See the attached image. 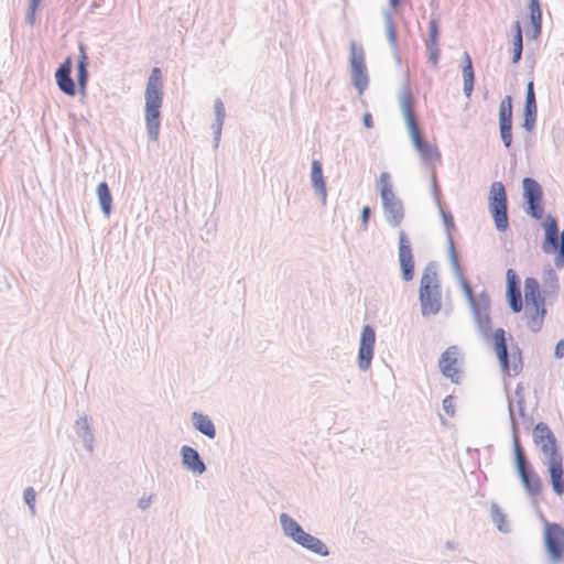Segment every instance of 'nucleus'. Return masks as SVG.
I'll return each mask as SVG.
<instances>
[{"mask_svg": "<svg viewBox=\"0 0 564 564\" xmlns=\"http://www.w3.org/2000/svg\"><path fill=\"white\" fill-rule=\"evenodd\" d=\"M402 4V0H389V6L392 9H398Z\"/></svg>", "mask_w": 564, "mask_h": 564, "instance_id": "603ef678", "label": "nucleus"}, {"mask_svg": "<svg viewBox=\"0 0 564 564\" xmlns=\"http://www.w3.org/2000/svg\"><path fill=\"white\" fill-rule=\"evenodd\" d=\"M349 65L351 83L361 95L369 85V76L365 59V50L360 43L355 41L349 45Z\"/></svg>", "mask_w": 564, "mask_h": 564, "instance_id": "f8f14e48", "label": "nucleus"}, {"mask_svg": "<svg viewBox=\"0 0 564 564\" xmlns=\"http://www.w3.org/2000/svg\"><path fill=\"white\" fill-rule=\"evenodd\" d=\"M398 260L402 280L412 281L415 275L414 256L411 241L404 230L399 231Z\"/></svg>", "mask_w": 564, "mask_h": 564, "instance_id": "4468645a", "label": "nucleus"}, {"mask_svg": "<svg viewBox=\"0 0 564 564\" xmlns=\"http://www.w3.org/2000/svg\"><path fill=\"white\" fill-rule=\"evenodd\" d=\"M440 40V25L436 18L431 19L429 22V35L425 40V46L438 45Z\"/></svg>", "mask_w": 564, "mask_h": 564, "instance_id": "58836bf2", "label": "nucleus"}, {"mask_svg": "<svg viewBox=\"0 0 564 564\" xmlns=\"http://www.w3.org/2000/svg\"><path fill=\"white\" fill-rule=\"evenodd\" d=\"M153 501V495H150L148 497H142L138 500V507L141 510H147Z\"/></svg>", "mask_w": 564, "mask_h": 564, "instance_id": "de8ad7c7", "label": "nucleus"}, {"mask_svg": "<svg viewBox=\"0 0 564 564\" xmlns=\"http://www.w3.org/2000/svg\"><path fill=\"white\" fill-rule=\"evenodd\" d=\"M499 133L505 148L510 149L512 145V122H499Z\"/></svg>", "mask_w": 564, "mask_h": 564, "instance_id": "ea45409f", "label": "nucleus"}, {"mask_svg": "<svg viewBox=\"0 0 564 564\" xmlns=\"http://www.w3.org/2000/svg\"><path fill=\"white\" fill-rule=\"evenodd\" d=\"M506 280V297L508 304L513 313H520L523 308L521 280L513 269L507 270Z\"/></svg>", "mask_w": 564, "mask_h": 564, "instance_id": "a211bd4d", "label": "nucleus"}, {"mask_svg": "<svg viewBox=\"0 0 564 564\" xmlns=\"http://www.w3.org/2000/svg\"><path fill=\"white\" fill-rule=\"evenodd\" d=\"M191 421L193 427L202 435L209 440H214L216 437V426L207 414L195 411L191 414Z\"/></svg>", "mask_w": 564, "mask_h": 564, "instance_id": "bb28decb", "label": "nucleus"}, {"mask_svg": "<svg viewBox=\"0 0 564 564\" xmlns=\"http://www.w3.org/2000/svg\"><path fill=\"white\" fill-rule=\"evenodd\" d=\"M554 357L556 359H562L564 357V339H561L556 343L554 349Z\"/></svg>", "mask_w": 564, "mask_h": 564, "instance_id": "09e8293b", "label": "nucleus"}, {"mask_svg": "<svg viewBox=\"0 0 564 564\" xmlns=\"http://www.w3.org/2000/svg\"><path fill=\"white\" fill-rule=\"evenodd\" d=\"M382 15H383V20H384L388 42L391 47H397L399 45V43H398V34H397L395 23L393 20V14L390 10H383Z\"/></svg>", "mask_w": 564, "mask_h": 564, "instance_id": "c9c22d12", "label": "nucleus"}, {"mask_svg": "<svg viewBox=\"0 0 564 564\" xmlns=\"http://www.w3.org/2000/svg\"><path fill=\"white\" fill-rule=\"evenodd\" d=\"M543 293L545 296H556L560 290L558 278L554 269L549 267L543 272Z\"/></svg>", "mask_w": 564, "mask_h": 564, "instance_id": "473e14b6", "label": "nucleus"}, {"mask_svg": "<svg viewBox=\"0 0 564 564\" xmlns=\"http://www.w3.org/2000/svg\"><path fill=\"white\" fill-rule=\"evenodd\" d=\"M542 297L541 290H540V283L535 278H527L524 280V299L527 300H533Z\"/></svg>", "mask_w": 564, "mask_h": 564, "instance_id": "4c0bfd02", "label": "nucleus"}, {"mask_svg": "<svg viewBox=\"0 0 564 564\" xmlns=\"http://www.w3.org/2000/svg\"><path fill=\"white\" fill-rule=\"evenodd\" d=\"M512 57L511 62L512 64H518L522 58V52H523V36H522V28L520 21H516L512 24Z\"/></svg>", "mask_w": 564, "mask_h": 564, "instance_id": "2f4dec72", "label": "nucleus"}, {"mask_svg": "<svg viewBox=\"0 0 564 564\" xmlns=\"http://www.w3.org/2000/svg\"><path fill=\"white\" fill-rule=\"evenodd\" d=\"M96 193L102 214L106 217H109L112 213V195L108 184L106 182H100L97 186Z\"/></svg>", "mask_w": 564, "mask_h": 564, "instance_id": "7c9ffc66", "label": "nucleus"}, {"mask_svg": "<svg viewBox=\"0 0 564 564\" xmlns=\"http://www.w3.org/2000/svg\"><path fill=\"white\" fill-rule=\"evenodd\" d=\"M362 123L367 129H371L373 127V119L370 112H366L362 117Z\"/></svg>", "mask_w": 564, "mask_h": 564, "instance_id": "8fccbe9b", "label": "nucleus"}, {"mask_svg": "<svg viewBox=\"0 0 564 564\" xmlns=\"http://www.w3.org/2000/svg\"><path fill=\"white\" fill-rule=\"evenodd\" d=\"M512 97L510 95H507L502 98L499 105V122H512Z\"/></svg>", "mask_w": 564, "mask_h": 564, "instance_id": "e433bc0d", "label": "nucleus"}, {"mask_svg": "<svg viewBox=\"0 0 564 564\" xmlns=\"http://www.w3.org/2000/svg\"><path fill=\"white\" fill-rule=\"evenodd\" d=\"M522 189L525 214L533 219H542L544 215V194L542 186L536 180L524 177L522 180Z\"/></svg>", "mask_w": 564, "mask_h": 564, "instance_id": "ddd939ff", "label": "nucleus"}, {"mask_svg": "<svg viewBox=\"0 0 564 564\" xmlns=\"http://www.w3.org/2000/svg\"><path fill=\"white\" fill-rule=\"evenodd\" d=\"M378 186L380 189V197L382 200V209L386 221L392 227H399L405 216L403 202L395 196L392 184L390 182V174L382 172L380 174Z\"/></svg>", "mask_w": 564, "mask_h": 564, "instance_id": "1a4fd4ad", "label": "nucleus"}, {"mask_svg": "<svg viewBox=\"0 0 564 564\" xmlns=\"http://www.w3.org/2000/svg\"><path fill=\"white\" fill-rule=\"evenodd\" d=\"M545 253H555L554 263L556 268H564V229L558 230L556 239L552 242V247L543 250Z\"/></svg>", "mask_w": 564, "mask_h": 564, "instance_id": "72a5a7b5", "label": "nucleus"}, {"mask_svg": "<svg viewBox=\"0 0 564 564\" xmlns=\"http://www.w3.org/2000/svg\"><path fill=\"white\" fill-rule=\"evenodd\" d=\"M459 354L457 346H449L438 360V367L444 377L451 379L453 383H459L460 371L457 369V356Z\"/></svg>", "mask_w": 564, "mask_h": 564, "instance_id": "412c9836", "label": "nucleus"}, {"mask_svg": "<svg viewBox=\"0 0 564 564\" xmlns=\"http://www.w3.org/2000/svg\"><path fill=\"white\" fill-rule=\"evenodd\" d=\"M182 465L185 469L202 475L206 471V465L197 449L192 446L183 445L180 451Z\"/></svg>", "mask_w": 564, "mask_h": 564, "instance_id": "4be33fe9", "label": "nucleus"}, {"mask_svg": "<svg viewBox=\"0 0 564 564\" xmlns=\"http://www.w3.org/2000/svg\"><path fill=\"white\" fill-rule=\"evenodd\" d=\"M488 207L494 219L495 227L499 232L509 229L508 196L505 185L501 182H494L490 186Z\"/></svg>", "mask_w": 564, "mask_h": 564, "instance_id": "9d476101", "label": "nucleus"}, {"mask_svg": "<svg viewBox=\"0 0 564 564\" xmlns=\"http://www.w3.org/2000/svg\"><path fill=\"white\" fill-rule=\"evenodd\" d=\"M508 412L512 435L513 460L518 477L525 492L530 497H538L541 495L543 489L542 480L538 473L534 470L532 464L529 462L522 447L519 435V423L516 417L513 402L510 397H508Z\"/></svg>", "mask_w": 564, "mask_h": 564, "instance_id": "f03ea898", "label": "nucleus"}, {"mask_svg": "<svg viewBox=\"0 0 564 564\" xmlns=\"http://www.w3.org/2000/svg\"><path fill=\"white\" fill-rule=\"evenodd\" d=\"M538 118V105L534 90V82L530 80L527 84L525 100L522 111V128L527 132H532L535 129Z\"/></svg>", "mask_w": 564, "mask_h": 564, "instance_id": "f3484780", "label": "nucleus"}, {"mask_svg": "<svg viewBox=\"0 0 564 564\" xmlns=\"http://www.w3.org/2000/svg\"><path fill=\"white\" fill-rule=\"evenodd\" d=\"M375 344H376V332L371 325L366 324L361 330L359 348H358V357H357L358 368L361 371H367L371 367V361H372L373 351H375Z\"/></svg>", "mask_w": 564, "mask_h": 564, "instance_id": "dca6fc26", "label": "nucleus"}, {"mask_svg": "<svg viewBox=\"0 0 564 564\" xmlns=\"http://www.w3.org/2000/svg\"><path fill=\"white\" fill-rule=\"evenodd\" d=\"M23 499H24V502L28 505V507L31 511V514L34 516L36 512V509H35L36 492H35V490L32 487H28L23 492Z\"/></svg>", "mask_w": 564, "mask_h": 564, "instance_id": "37998d69", "label": "nucleus"}, {"mask_svg": "<svg viewBox=\"0 0 564 564\" xmlns=\"http://www.w3.org/2000/svg\"><path fill=\"white\" fill-rule=\"evenodd\" d=\"M419 300L423 316L437 314L442 308V289L435 261L429 262L420 281Z\"/></svg>", "mask_w": 564, "mask_h": 564, "instance_id": "423d86ee", "label": "nucleus"}, {"mask_svg": "<svg viewBox=\"0 0 564 564\" xmlns=\"http://www.w3.org/2000/svg\"><path fill=\"white\" fill-rule=\"evenodd\" d=\"M429 63L436 67L440 61V48L438 45L426 46Z\"/></svg>", "mask_w": 564, "mask_h": 564, "instance_id": "c03bdc74", "label": "nucleus"}, {"mask_svg": "<svg viewBox=\"0 0 564 564\" xmlns=\"http://www.w3.org/2000/svg\"><path fill=\"white\" fill-rule=\"evenodd\" d=\"M371 214H372V212H371V208L369 206H364L361 208L360 221H361V227H362L364 230L368 229V224H369Z\"/></svg>", "mask_w": 564, "mask_h": 564, "instance_id": "49530a36", "label": "nucleus"}, {"mask_svg": "<svg viewBox=\"0 0 564 564\" xmlns=\"http://www.w3.org/2000/svg\"><path fill=\"white\" fill-rule=\"evenodd\" d=\"M72 57L68 56L59 64L55 72V82L58 89L69 97H74L77 94V86L72 78Z\"/></svg>", "mask_w": 564, "mask_h": 564, "instance_id": "aec40b11", "label": "nucleus"}, {"mask_svg": "<svg viewBox=\"0 0 564 564\" xmlns=\"http://www.w3.org/2000/svg\"><path fill=\"white\" fill-rule=\"evenodd\" d=\"M514 395L517 398V408H518V414L521 417L525 416V399L523 394V386L521 382H519L514 390Z\"/></svg>", "mask_w": 564, "mask_h": 564, "instance_id": "79ce46f5", "label": "nucleus"}, {"mask_svg": "<svg viewBox=\"0 0 564 564\" xmlns=\"http://www.w3.org/2000/svg\"><path fill=\"white\" fill-rule=\"evenodd\" d=\"M88 56L85 51V46L83 44L79 45V55L76 66V78H77V86L80 94L85 95L88 79H89V72H88Z\"/></svg>", "mask_w": 564, "mask_h": 564, "instance_id": "393cba45", "label": "nucleus"}, {"mask_svg": "<svg viewBox=\"0 0 564 564\" xmlns=\"http://www.w3.org/2000/svg\"><path fill=\"white\" fill-rule=\"evenodd\" d=\"M431 189H432V196H433L434 203L440 209V214H441L443 225L445 228L446 238H447V252H448L449 261L455 262V264H457L458 254H457V251L455 248V242L453 239V231L456 230V225H455L454 217H453L452 213L449 210H445L443 208L441 187L438 185L436 171L434 169L432 170V174H431Z\"/></svg>", "mask_w": 564, "mask_h": 564, "instance_id": "9b49d317", "label": "nucleus"}, {"mask_svg": "<svg viewBox=\"0 0 564 564\" xmlns=\"http://www.w3.org/2000/svg\"><path fill=\"white\" fill-rule=\"evenodd\" d=\"M490 337L494 340V349L502 372L507 376H518L523 369L522 350L519 345L512 343L509 351L507 332L503 328L491 332Z\"/></svg>", "mask_w": 564, "mask_h": 564, "instance_id": "6e6552de", "label": "nucleus"}, {"mask_svg": "<svg viewBox=\"0 0 564 564\" xmlns=\"http://www.w3.org/2000/svg\"><path fill=\"white\" fill-rule=\"evenodd\" d=\"M75 431L78 437L83 440L84 447L87 452L93 453L94 452V442H95V435L91 430L90 419L88 415L84 414L80 415L75 421Z\"/></svg>", "mask_w": 564, "mask_h": 564, "instance_id": "5701e85b", "label": "nucleus"}, {"mask_svg": "<svg viewBox=\"0 0 564 564\" xmlns=\"http://www.w3.org/2000/svg\"><path fill=\"white\" fill-rule=\"evenodd\" d=\"M463 78H464V94L467 98H469L474 91L475 86V70L473 66V61L470 55L467 52H464L463 55Z\"/></svg>", "mask_w": 564, "mask_h": 564, "instance_id": "c85d7f7f", "label": "nucleus"}, {"mask_svg": "<svg viewBox=\"0 0 564 564\" xmlns=\"http://www.w3.org/2000/svg\"><path fill=\"white\" fill-rule=\"evenodd\" d=\"M525 314L529 318L528 327L531 332L538 333L543 327V322L546 316L545 297H538L533 300H527Z\"/></svg>", "mask_w": 564, "mask_h": 564, "instance_id": "6ab92c4d", "label": "nucleus"}, {"mask_svg": "<svg viewBox=\"0 0 564 564\" xmlns=\"http://www.w3.org/2000/svg\"><path fill=\"white\" fill-rule=\"evenodd\" d=\"M456 546H457V544L455 542H453V541H447L445 543V547L448 549V550H452V551L456 550Z\"/></svg>", "mask_w": 564, "mask_h": 564, "instance_id": "864d4df0", "label": "nucleus"}, {"mask_svg": "<svg viewBox=\"0 0 564 564\" xmlns=\"http://www.w3.org/2000/svg\"><path fill=\"white\" fill-rule=\"evenodd\" d=\"M145 128L150 141L159 140L161 127V107L163 104V84L162 72L159 67H154L148 78L145 86Z\"/></svg>", "mask_w": 564, "mask_h": 564, "instance_id": "7ed1b4c3", "label": "nucleus"}, {"mask_svg": "<svg viewBox=\"0 0 564 564\" xmlns=\"http://www.w3.org/2000/svg\"><path fill=\"white\" fill-rule=\"evenodd\" d=\"M214 110H215V121L212 124V130H213V134H214L213 143H214V148L217 149L219 145V142H220L223 126H224V121H225V117H226L225 105L220 98L215 99Z\"/></svg>", "mask_w": 564, "mask_h": 564, "instance_id": "cd10ccee", "label": "nucleus"}, {"mask_svg": "<svg viewBox=\"0 0 564 564\" xmlns=\"http://www.w3.org/2000/svg\"><path fill=\"white\" fill-rule=\"evenodd\" d=\"M490 513L492 522L496 524L500 532L509 533L511 531L510 524L507 521V516L503 513L497 502H491Z\"/></svg>", "mask_w": 564, "mask_h": 564, "instance_id": "f704fd0d", "label": "nucleus"}, {"mask_svg": "<svg viewBox=\"0 0 564 564\" xmlns=\"http://www.w3.org/2000/svg\"><path fill=\"white\" fill-rule=\"evenodd\" d=\"M42 0H29L28 12L25 15V22L33 26L36 21V11L41 6Z\"/></svg>", "mask_w": 564, "mask_h": 564, "instance_id": "a19ab883", "label": "nucleus"}, {"mask_svg": "<svg viewBox=\"0 0 564 564\" xmlns=\"http://www.w3.org/2000/svg\"><path fill=\"white\" fill-rule=\"evenodd\" d=\"M393 52V57L398 64H401V56L399 52V45L397 47H391Z\"/></svg>", "mask_w": 564, "mask_h": 564, "instance_id": "3c124183", "label": "nucleus"}, {"mask_svg": "<svg viewBox=\"0 0 564 564\" xmlns=\"http://www.w3.org/2000/svg\"><path fill=\"white\" fill-rule=\"evenodd\" d=\"M279 522L284 536L289 538L304 550L322 557H326L330 554L328 546L321 539L306 532L290 514L285 512L281 513L279 516Z\"/></svg>", "mask_w": 564, "mask_h": 564, "instance_id": "0eeeda50", "label": "nucleus"}, {"mask_svg": "<svg viewBox=\"0 0 564 564\" xmlns=\"http://www.w3.org/2000/svg\"><path fill=\"white\" fill-rule=\"evenodd\" d=\"M530 9V29L527 36L530 40H536L542 33V9L540 0H529Z\"/></svg>", "mask_w": 564, "mask_h": 564, "instance_id": "b1692460", "label": "nucleus"}, {"mask_svg": "<svg viewBox=\"0 0 564 564\" xmlns=\"http://www.w3.org/2000/svg\"><path fill=\"white\" fill-rule=\"evenodd\" d=\"M443 410L448 414L449 416H454L455 414V405H454V397L447 395L443 399L442 402Z\"/></svg>", "mask_w": 564, "mask_h": 564, "instance_id": "a18cd8bd", "label": "nucleus"}, {"mask_svg": "<svg viewBox=\"0 0 564 564\" xmlns=\"http://www.w3.org/2000/svg\"><path fill=\"white\" fill-rule=\"evenodd\" d=\"M544 545L550 558L558 562L564 556V528L558 523H546Z\"/></svg>", "mask_w": 564, "mask_h": 564, "instance_id": "2eb2a0df", "label": "nucleus"}, {"mask_svg": "<svg viewBox=\"0 0 564 564\" xmlns=\"http://www.w3.org/2000/svg\"><path fill=\"white\" fill-rule=\"evenodd\" d=\"M400 108L406 123L412 143L420 153L424 163H433L441 160L437 147L427 142L419 130L414 115V99L409 86H405L399 95Z\"/></svg>", "mask_w": 564, "mask_h": 564, "instance_id": "39448f33", "label": "nucleus"}, {"mask_svg": "<svg viewBox=\"0 0 564 564\" xmlns=\"http://www.w3.org/2000/svg\"><path fill=\"white\" fill-rule=\"evenodd\" d=\"M311 183L315 194L321 197L322 203L326 204L327 191L323 175V165L318 160H313L311 165Z\"/></svg>", "mask_w": 564, "mask_h": 564, "instance_id": "a878e982", "label": "nucleus"}, {"mask_svg": "<svg viewBox=\"0 0 564 564\" xmlns=\"http://www.w3.org/2000/svg\"><path fill=\"white\" fill-rule=\"evenodd\" d=\"M542 227L544 229V240L542 242V250H546V248L552 247V242L556 239L558 234V221L556 217L549 214L542 221Z\"/></svg>", "mask_w": 564, "mask_h": 564, "instance_id": "c756f323", "label": "nucleus"}, {"mask_svg": "<svg viewBox=\"0 0 564 564\" xmlns=\"http://www.w3.org/2000/svg\"><path fill=\"white\" fill-rule=\"evenodd\" d=\"M452 269L454 271L456 280L459 282L464 295L466 296L468 304L470 306L474 322L478 332L485 338H490L491 335V317H490V297L486 291H482L477 296L474 294V291L466 280L462 272V267L459 263V259H457V264L455 262H451Z\"/></svg>", "mask_w": 564, "mask_h": 564, "instance_id": "20e7f679", "label": "nucleus"}, {"mask_svg": "<svg viewBox=\"0 0 564 564\" xmlns=\"http://www.w3.org/2000/svg\"><path fill=\"white\" fill-rule=\"evenodd\" d=\"M533 440L546 458L550 484L556 496L564 495V468L563 455L557 445V440L549 425L544 422L538 423L533 429Z\"/></svg>", "mask_w": 564, "mask_h": 564, "instance_id": "f257e3e1", "label": "nucleus"}]
</instances>
